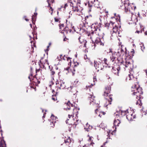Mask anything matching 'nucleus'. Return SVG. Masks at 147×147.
Returning a JSON list of instances; mask_svg holds the SVG:
<instances>
[{
  "label": "nucleus",
  "mask_w": 147,
  "mask_h": 147,
  "mask_svg": "<svg viewBox=\"0 0 147 147\" xmlns=\"http://www.w3.org/2000/svg\"><path fill=\"white\" fill-rule=\"evenodd\" d=\"M101 25L100 23L99 24L96 22L91 25L92 32L90 34V38L92 42L94 41L95 43L100 45L103 46L104 43L101 40L100 37H103L102 32L100 31V29L98 26Z\"/></svg>",
  "instance_id": "1"
},
{
  "label": "nucleus",
  "mask_w": 147,
  "mask_h": 147,
  "mask_svg": "<svg viewBox=\"0 0 147 147\" xmlns=\"http://www.w3.org/2000/svg\"><path fill=\"white\" fill-rule=\"evenodd\" d=\"M65 107L64 109L66 110H68V118L66 121V123H68L69 125L75 124L76 123L72 121H74V119H73L72 121L69 120L71 117L73 118L74 117V115L75 113L78 112L79 109L77 107H75L73 106V104L71 103L69 101H68L67 103L65 104Z\"/></svg>",
  "instance_id": "2"
},
{
  "label": "nucleus",
  "mask_w": 147,
  "mask_h": 147,
  "mask_svg": "<svg viewBox=\"0 0 147 147\" xmlns=\"http://www.w3.org/2000/svg\"><path fill=\"white\" fill-rule=\"evenodd\" d=\"M126 49H125V51L123 50L122 48L119 49L117 53L114 52L113 53L112 49H109L107 51V54L110 55L111 60L113 61L116 59H117L121 63H123V61L122 59H123V56L124 55L125 53Z\"/></svg>",
  "instance_id": "3"
},
{
  "label": "nucleus",
  "mask_w": 147,
  "mask_h": 147,
  "mask_svg": "<svg viewBox=\"0 0 147 147\" xmlns=\"http://www.w3.org/2000/svg\"><path fill=\"white\" fill-rule=\"evenodd\" d=\"M126 49H125V51L123 50L122 48L119 49L117 53L114 52L113 53L112 49H109L107 51V54L110 55L111 60L113 61L116 59H117L121 63H123V61L122 59H123V56L124 55L125 53Z\"/></svg>",
  "instance_id": "4"
},
{
  "label": "nucleus",
  "mask_w": 147,
  "mask_h": 147,
  "mask_svg": "<svg viewBox=\"0 0 147 147\" xmlns=\"http://www.w3.org/2000/svg\"><path fill=\"white\" fill-rule=\"evenodd\" d=\"M131 90L133 92L132 94L134 95H136V98L138 99L136 102V105L140 107L142 105V103L140 99L141 98V96L143 93L142 88L139 86L138 83H136L135 86L132 87Z\"/></svg>",
  "instance_id": "5"
},
{
  "label": "nucleus",
  "mask_w": 147,
  "mask_h": 147,
  "mask_svg": "<svg viewBox=\"0 0 147 147\" xmlns=\"http://www.w3.org/2000/svg\"><path fill=\"white\" fill-rule=\"evenodd\" d=\"M118 5L121 7L123 5L125 7V12H132L135 10L136 8V6L134 4H129L128 0H118Z\"/></svg>",
  "instance_id": "6"
},
{
  "label": "nucleus",
  "mask_w": 147,
  "mask_h": 147,
  "mask_svg": "<svg viewBox=\"0 0 147 147\" xmlns=\"http://www.w3.org/2000/svg\"><path fill=\"white\" fill-rule=\"evenodd\" d=\"M109 27L113 28V32L112 33V36L117 37V36H120L119 34V28L121 26L118 23L116 24V23L113 22H110L109 23Z\"/></svg>",
  "instance_id": "7"
},
{
  "label": "nucleus",
  "mask_w": 147,
  "mask_h": 147,
  "mask_svg": "<svg viewBox=\"0 0 147 147\" xmlns=\"http://www.w3.org/2000/svg\"><path fill=\"white\" fill-rule=\"evenodd\" d=\"M120 121L119 119H115L114 120L113 124L114 126L115 127V129L113 131H112L111 130H110L108 129L107 131L108 135L107 136L108 137H109L110 136V134H111L113 135V133H114L116 129V127L117 126H118L119 125L120 123Z\"/></svg>",
  "instance_id": "8"
},
{
  "label": "nucleus",
  "mask_w": 147,
  "mask_h": 147,
  "mask_svg": "<svg viewBox=\"0 0 147 147\" xmlns=\"http://www.w3.org/2000/svg\"><path fill=\"white\" fill-rule=\"evenodd\" d=\"M136 116L133 113V112L131 109L128 110L127 114L126 115L127 119L129 121L133 120L135 118Z\"/></svg>",
  "instance_id": "9"
},
{
  "label": "nucleus",
  "mask_w": 147,
  "mask_h": 147,
  "mask_svg": "<svg viewBox=\"0 0 147 147\" xmlns=\"http://www.w3.org/2000/svg\"><path fill=\"white\" fill-rule=\"evenodd\" d=\"M128 111V110L125 111H120L119 112H117L115 113V116H116V117L117 118H118V117H120L123 116H124L125 115H127Z\"/></svg>",
  "instance_id": "10"
},
{
  "label": "nucleus",
  "mask_w": 147,
  "mask_h": 147,
  "mask_svg": "<svg viewBox=\"0 0 147 147\" xmlns=\"http://www.w3.org/2000/svg\"><path fill=\"white\" fill-rule=\"evenodd\" d=\"M71 6H72L73 11L76 13H79L81 12L82 11V10L83 9L82 7H81L79 5H77L76 6H73V4L71 3L70 4Z\"/></svg>",
  "instance_id": "11"
},
{
  "label": "nucleus",
  "mask_w": 147,
  "mask_h": 147,
  "mask_svg": "<svg viewBox=\"0 0 147 147\" xmlns=\"http://www.w3.org/2000/svg\"><path fill=\"white\" fill-rule=\"evenodd\" d=\"M89 98H90V103L93 105H96V106H98L99 105V102L98 101H96L94 99V96H93L92 94H90L89 96Z\"/></svg>",
  "instance_id": "12"
},
{
  "label": "nucleus",
  "mask_w": 147,
  "mask_h": 147,
  "mask_svg": "<svg viewBox=\"0 0 147 147\" xmlns=\"http://www.w3.org/2000/svg\"><path fill=\"white\" fill-rule=\"evenodd\" d=\"M120 69L119 66L116 64L112 68V71L114 74L118 76Z\"/></svg>",
  "instance_id": "13"
},
{
  "label": "nucleus",
  "mask_w": 147,
  "mask_h": 147,
  "mask_svg": "<svg viewBox=\"0 0 147 147\" xmlns=\"http://www.w3.org/2000/svg\"><path fill=\"white\" fill-rule=\"evenodd\" d=\"M94 66L98 71L102 70L104 67V66L102 65V64L100 62L94 61Z\"/></svg>",
  "instance_id": "14"
},
{
  "label": "nucleus",
  "mask_w": 147,
  "mask_h": 147,
  "mask_svg": "<svg viewBox=\"0 0 147 147\" xmlns=\"http://www.w3.org/2000/svg\"><path fill=\"white\" fill-rule=\"evenodd\" d=\"M122 63L126 67H129L131 69H132L134 68L133 63L131 61L130 62L129 60H126L125 62H123Z\"/></svg>",
  "instance_id": "15"
},
{
  "label": "nucleus",
  "mask_w": 147,
  "mask_h": 147,
  "mask_svg": "<svg viewBox=\"0 0 147 147\" xmlns=\"http://www.w3.org/2000/svg\"><path fill=\"white\" fill-rule=\"evenodd\" d=\"M57 86L60 89H63L65 87V82L62 80L57 82L56 83Z\"/></svg>",
  "instance_id": "16"
},
{
  "label": "nucleus",
  "mask_w": 147,
  "mask_h": 147,
  "mask_svg": "<svg viewBox=\"0 0 147 147\" xmlns=\"http://www.w3.org/2000/svg\"><path fill=\"white\" fill-rule=\"evenodd\" d=\"M2 132H0V147H6L5 142L2 138Z\"/></svg>",
  "instance_id": "17"
},
{
  "label": "nucleus",
  "mask_w": 147,
  "mask_h": 147,
  "mask_svg": "<svg viewBox=\"0 0 147 147\" xmlns=\"http://www.w3.org/2000/svg\"><path fill=\"white\" fill-rule=\"evenodd\" d=\"M57 118L56 117H55L53 115H52L50 118V120L51 121L50 124L52 126V125L53 126L54 125V123L56 122V121H57Z\"/></svg>",
  "instance_id": "18"
},
{
  "label": "nucleus",
  "mask_w": 147,
  "mask_h": 147,
  "mask_svg": "<svg viewBox=\"0 0 147 147\" xmlns=\"http://www.w3.org/2000/svg\"><path fill=\"white\" fill-rule=\"evenodd\" d=\"M111 90L110 86H106L104 92V95L106 96H107L108 94L110 93Z\"/></svg>",
  "instance_id": "19"
},
{
  "label": "nucleus",
  "mask_w": 147,
  "mask_h": 147,
  "mask_svg": "<svg viewBox=\"0 0 147 147\" xmlns=\"http://www.w3.org/2000/svg\"><path fill=\"white\" fill-rule=\"evenodd\" d=\"M112 95H110L109 97L108 98L106 99L105 101L106 102V103L105 104V107H107L108 105L109 104H111V102L112 101Z\"/></svg>",
  "instance_id": "20"
},
{
  "label": "nucleus",
  "mask_w": 147,
  "mask_h": 147,
  "mask_svg": "<svg viewBox=\"0 0 147 147\" xmlns=\"http://www.w3.org/2000/svg\"><path fill=\"white\" fill-rule=\"evenodd\" d=\"M66 70L68 72L73 76L74 75L75 72V69L73 67H71L66 68Z\"/></svg>",
  "instance_id": "21"
},
{
  "label": "nucleus",
  "mask_w": 147,
  "mask_h": 147,
  "mask_svg": "<svg viewBox=\"0 0 147 147\" xmlns=\"http://www.w3.org/2000/svg\"><path fill=\"white\" fill-rule=\"evenodd\" d=\"M87 136L89 137L88 141L90 143V144H87V146H89V145H92V146H93V144H94V143L92 142V138H93L91 136H90L89 135H88Z\"/></svg>",
  "instance_id": "22"
},
{
  "label": "nucleus",
  "mask_w": 147,
  "mask_h": 147,
  "mask_svg": "<svg viewBox=\"0 0 147 147\" xmlns=\"http://www.w3.org/2000/svg\"><path fill=\"white\" fill-rule=\"evenodd\" d=\"M92 127L90 126L88 124V123L86 124V126L85 127L84 129L87 131H89L92 128Z\"/></svg>",
  "instance_id": "23"
},
{
  "label": "nucleus",
  "mask_w": 147,
  "mask_h": 147,
  "mask_svg": "<svg viewBox=\"0 0 147 147\" xmlns=\"http://www.w3.org/2000/svg\"><path fill=\"white\" fill-rule=\"evenodd\" d=\"M50 74L51 76V77L52 78L53 80H54V78L53 77H54V75L55 74V72L53 70L51 69L50 70ZM52 82V84H54V82L53 80L51 82Z\"/></svg>",
  "instance_id": "24"
},
{
  "label": "nucleus",
  "mask_w": 147,
  "mask_h": 147,
  "mask_svg": "<svg viewBox=\"0 0 147 147\" xmlns=\"http://www.w3.org/2000/svg\"><path fill=\"white\" fill-rule=\"evenodd\" d=\"M102 61L103 62V63H105V65H104V66H105L106 67H110V66L109 65V64L108 63L107 60L106 59L104 58Z\"/></svg>",
  "instance_id": "25"
},
{
  "label": "nucleus",
  "mask_w": 147,
  "mask_h": 147,
  "mask_svg": "<svg viewBox=\"0 0 147 147\" xmlns=\"http://www.w3.org/2000/svg\"><path fill=\"white\" fill-rule=\"evenodd\" d=\"M115 17L114 18H115L117 21H119L120 22V16L118 15H117L116 13H114Z\"/></svg>",
  "instance_id": "26"
},
{
  "label": "nucleus",
  "mask_w": 147,
  "mask_h": 147,
  "mask_svg": "<svg viewBox=\"0 0 147 147\" xmlns=\"http://www.w3.org/2000/svg\"><path fill=\"white\" fill-rule=\"evenodd\" d=\"M80 83L79 82V81L77 80H76L74 81V84L75 86H77L79 85Z\"/></svg>",
  "instance_id": "27"
},
{
  "label": "nucleus",
  "mask_w": 147,
  "mask_h": 147,
  "mask_svg": "<svg viewBox=\"0 0 147 147\" xmlns=\"http://www.w3.org/2000/svg\"><path fill=\"white\" fill-rule=\"evenodd\" d=\"M78 40H79V41L80 42V43H82L83 42H84V46H85V43H86L85 41H84L80 37H79L78 38Z\"/></svg>",
  "instance_id": "28"
},
{
  "label": "nucleus",
  "mask_w": 147,
  "mask_h": 147,
  "mask_svg": "<svg viewBox=\"0 0 147 147\" xmlns=\"http://www.w3.org/2000/svg\"><path fill=\"white\" fill-rule=\"evenodd\" d=\"M129 80H132L134 78V77L133 74H130L129 75L128 78Z\"/></svg>",
  "instance_id": "29"
},
{
  "label": "nucleus",
  "mask_w": 147,
  "mask_h": 147,
  "mask_svg": "<svg viewBox=\"0 0 147 147\" xmlns=\"http://www.w3.org/2000/svg\"><path fill=\"white\" fill-rule=\"evenodd\" d=\"M48 5V6H50V3H53L54 0H47Z\"/></svg>",
  "instance_id": "30"
},
{
  "label": "nucleus",
  "mask_w": 147,
  "mask_h": 147,
  "mask_svg": "<svg viewBox=\"0 0 147 147\" xmlns=\"http://www.w3.org/2000/svg\"><path fill=\"white\" fill-rule=\"evenodd\" d=\"M37 15V13H34V15H33L32 17V22L34 21V19H35V17Z\"/></svg>",
  "instance_id": "31"
},
{
  "label": "nucleus",
  "mask_w": 147,
  "mask_h": 147,
  "mask_svg": "<svg viewBox=\"0 0 147 147\" xmlns=\"http://www.w3.org/2000/svg\"><path fill=\"white\" fill-rule=\"evenodd\" d=\"M52 99L54 101H55L56 100H57V98L55 95H53L52 96Z\"/></svg>",
  "instance_id": "32"
},
{
  "label": "nucleus",
  "mask_w": 147,
  "mask_h": 147,
  "mask_svg": "<svg viewBox=\"0 0 147 147\" xmlns=\"http://www.w3.org/2000/svg\"><path fill=\"white\" fill-rule=\"evenodd\" d=\"M65 143H66L67 142L70 143L71 142V140L69 138L68 139H67L66 140H65Z\"/></svg>",
  "instance_id": "33"
},
{
  "label": "nucleus",
  "mask_w": 147,
  "mask_h": 147,
  "mask_svg": "<svg viewBox=\"0 0 147 147\" xmlns=\"http://www.w3.org/2000/svg\"><path fill=\"white\" fill-rule=\"evenodd\" d=\"M105 114V113L103 112H100V114L98 115V116H99L100 117H101V116L102 115H104Z\"/></svg>",
  "instance_id": "34"
},
{
  "label": "nucleus",
  "mask_w": 147,
  "mask_h": 147,
  "mask_svg": "<svg viewBox=\"0 0 147 147\" xmlns=\"http://www.w3.org/2000/svg\"><path fill=\"white\" fill-rule=\"evenodd\" d=\"M91 2V3L93 4H94L95 5L96 3H98V2L97 1H95V0H93L91 1H90Z\"/></svg>",
  "instance_id": "35"
},
{
  "label": "nucleus",
  "mask_w": 147,
  "mask_h": 147,
  "mask_svg": "<svg viewBox=\"0 0 147 147\" xmlns=\"http://www.w3.org/2000/svg\"><path fill=\"white\" fill-rule=\"evenodd\" d=\"M70 27H71L72 29L74 30V26H73V24L71 22L70 23Z\"/></svg>",
  "instance_id": "36"
},
{
  "label": "nucleus",
  "mask_w": 147,
  "mask_h": 147,
  "mask_svg": "<svg viewBox=\"0 0 147 147\" xmlns=\"http://www.w3.org/2000/svg\"><path fill=\"white\" fill-rule=\"evenodd\" d=\"M141 49L142 51H143L145 49V47H144L143 45H142V46H141Z\"/></svg>",
  "instance_id": "37"
},
{
  "label": "nucleus",
  "mask_w": 147,
  "mask_h": 147,
  "mask_svg": "<svg viewBox=\"0 0 147 147\" xmlns=\"http://www.w3.org/2000/svg\"><path fill=\"white\" fill-rule=\"evenodd\" d=\"M74 66H77L79 64V63L78 62H74Z\"/></svg>",
  "instance_id": "38"
},
{
  "label": "nucleus",
  "mask_w": 147,
  "mask_h": 147,
  "mask_svg": "<svg viewBox=\"0 0 147 147\" xmlns=\"http://www.w3.org/2000/svg\"><path fill=\"white\" fill-rule=\"evenodd\" d=\"M66 58L67 60V61L69 62V63H70L71 62V60H70V58L69 57H65Z\"/></svg>",
  "instance_id": "39"
},
{
  "label": "nucleus",
  "mask_w": 147,
  "mask_h": 147,
  "mask_svg": "<svg viewBox=\"0 0 147 147\" xmlns=\"http://www.w3.org/2000/svg\"><path fill=\"white\" fill-rule=\"evenodd\" d=\"M50 7V9H49V11H51V14H52V13H53V9H52V8L51 7V6H49Z\"/></svg>",
  "instance_id": "40"
},
{
  "label": "nucleus",
  "mask_w": 147,
  "mask_h": 147,
  "mask_svg": "<svg viewBox=\"0 0 147 147\" xmlns=\"http://www.w3.org/2000/svg\"><path fill=\"white\" fill-rule=\"evenodd\" d=\"M32 74H31L30 75V76L28 77V78L29 79L30 81H31V79H32Z\"/></svg>",
  "instance_id": "41"
},
{
  "label": "nucleus",
  "mask_w": 147,
  "mask_h": 147,
  "mask_svg": "<svg viewBox=\"0 0 147 147\" xmlns=\"http://www.w3.org/2000/svg\"><path fill=\"white\" fill-rule=\"evenodd\" d=\"M93 46L92 45V49H94L95 47V45L94 43H93Z\"/></svg>",
  "instance_id": "42"
},
{
  "label": "nucleus",
  "mask_w": 147,
  "mask_h": 147,
  "mask_svg": "<svg viewBox=\"0 0 147 147\" xmlns=\"http://www.w3.org/2000/svg\"><path fill=\"white\" fill-rule=\"evenodd\" d=\"M72 3H67L65 4V6H64V8H65L66 7L68 6V5L69 4H70V5Z\"/></svg>",
  "instance_id": "43"
},
{
  "label": "nucleus",
  "mask_w": 147,
  "mask_h": 147,
  "mask_svg": "<svg viewBox=\"0 0 147 147\" xmlns=\"http://www.w3.org/2000/svg\"><path fill=\"white\" fill-rule=\"evenodd\" d=\"M51 43H50H50H49V46H47V51H48L49 50V49H48V48L49 47H50V46L51 45Z\"/></svg>",
  "instance_id": "44"
},
{
  "label": "nucleus",
  "mask_w": 147,
  "mask_h": 147,
  "mask_svg": "<svg viewBox=\"0 0 147 147\" xmlns=\"http://www.w3.org/2000/svg\"><path fill=\"white\" fill-rule=\"evenodd\" d=\"M103 124V123H102L100 125H99L98 127H102V125Z\"/></svg>",
  "instance_id": "45"
},
{
  "label": "nucleus",
  "mask_w": 147,
  "mask_h": 147,
  "mask_svg": "<svg viewBox=\"0 0 147 147\" xmlns=\"http://www.w3.org/2000/svg\"><path fill=\"white\" fill-rule=\"evenodd\" d=\"M84 59H88L87 58V56L86 55L85 56H84Z\"/></svg>",
  "instance_id": "46"
},
{
  "label": "nucleus",
  "mask_w": 147,
  "mask_h": 147,
  "mask_svg": "<svg viewBox=\"0 0 147 147\" xmlns=\"http://www.w3.org/2000/svg\"><path fill=\"white\" fill-rule=\"evenodd\" d=\"M144 34L145 35H147V31L145 32Z\"/></svg>",
  "instance_id": "47"
},
{
  "label": "nucleus",
  "mask_w": 147,
  "mask_h": 147,
  "mask_svg": "<svg viewBox=\"0 0 147 147\" xmlns=\"http://www.w3.org/2000/svg\"><path fill=\"white\" fill-rule=\"evenodd\" d=\"M89 1L88 2V5L90 7H91L92 5H90L89 3Z\"/></svg>",
  "instance_id": "48"
},
{
  "label": "nucleus",
  "mask_w": 147,
  "mask_h": 147,
  "mask_svg": "<svg viewBox=\"0 0 147 147\" xmlns=\"http://www.w3.org/2000/svg\"><path fill=\"white\" fill-rule=\"evenodd\" d=\"M67 39L66 38H64L63 40L65 41L67 40Z\"/></svg>",
  "instance_id": "49"
},
{
  "label": "nucleus",
  "mask_w": 147,
  "mask_h": 147,
  "mask_svg": "<svg viewBox=\"0 0 147 147\" xmlns=\"http://www.w3.org/2000/svg\"><path fill=\"white\" fill-rule=\"evenodd\" d=\"M136 33H139L140 32V31H137L136 32Z\"/></svg>",
  "instance_id": "50"
},
{
  "label": "nucleus",
  "mask_w": 147,
  "mask_h": 147,
  "mask_svg": "<svg viewBox=\"0 0 147 147\" xmlns=\"http://www.w3.org/2000/svg\"><path fill=\"white\" fill-rule=\"evenodd\" d=\"M94 81H96V78L94 77Z\"/></svg>",
  "instance_id": "51"
},
{
  "label": "nucleus",
  "mask_w": 147,
  "mask_h": 147,
  "mask_svg": "<svg viewBox=\"0 0 147 147\" xmlns=\"http://www.w3.org/2000/svg\"><path fill=\"white\" fill-rule=\"evenodd\" d=\"M98 111V109H96V110H95V113H97V112H96V111Z\"/></svg>",
  "instance_id": "52"
},
{
  "label": "nucleus",
  "mask_w": 147,
  "mask_h": 147,
  "mask_svg": "<svg viewBox=\"0 0 147 147\" xmlns=\"http://www.w3.org/2000/svg\"><path fill=\"white\" fill-rule=\"evenodd\" d=\"M0 132H2V130H1V127L0 126Z\"/></svg>",
  "instance_id": "53"
},
{
  "label": "nucleus",
  "mask_w": 147,
  "mask_h": 147,
  "mask_svg": "<svg viewBox=\"0 0 147 147\" xmlns=\"http://www.w3.org/2000/svg\"><path fill=\"white\" fill-rule=\"evenodd\" d=\"M46 63L48 65H49V63H48V62L47 61H46Z\"/></svg>",
  "instance_id": "54"
},
{
  "label": "nucleus",
  "mask_w": 147,
  "mask_h": 147,
  "mask_svg": "<svg viewBox=\"0 0 147 147\" xmlns=\"http://www.w3.org/2000/svg\"><path fill=\"white\" fill-rule=\"evenodd\" d=\"M105 143H104V144H103V145L102 146H101V147H103V146H104V145H105Z\"/></svg>",
  "instance_id": "55"
},
{
  "label": "nucleus",
  "mask_w": 147,
  "mask_h": 147,
  "mask_svg": "<svg viewBox=\"0 0 147 147\" xmlns=\"http://www.w3.org/2000/svg\"><path fill=\"white\" fill-rule=\"evenodd\" d=\"M145 72L146 73V75H147V70H146L145 71Z\"/></svg>",
  "instance_id": "56"
},
{
  "label": "nucleus",
  "mask_w": 147,
  "mask_h": 147,
  "mask_svg": "<svg viewBox=\"0 0 147 147\" xmlns=\"http://www.w3.org/2000/svg\"><path fill=\"white\" fill-rule=\"evenodd\" d=\"M25 19L27 21L28 20L27 19H26V18H25Z\"/></svg>",
  "instance_id": "57"
},
{
  "label": "nucleus",
  "mask_w": 147,
  "mask_h": 147,
  "mask_svg": "<svg viewBox=\"0 0 147 147\" xmlns=\"http://www.w3.org/2000/svg\"><path fill=\"white\" fill-rule=\"evenodd\" d=\"M30 27L31 28H32V24H30Z\"/></svg>",
  "instance_id": "58"
},
{
  "label": "nucleus",
  "mask_w": 147,
  "mask_h": 147,
  "mask_svg": "<svg viewBox=\"0 0 147 147\" xmlns=\"http://www.w3.org/2000/svg\"><path fill=\"white\" fill-rule=\"evenodd\" d=\"M138 16H139V17H140V13H139V12H138Z\"/></svg>",
  "instance_id": "59"
},
{
  "label": "nucleus",
  "mask_w": 147,
  "mask_h": 147,
  "mask_svg": "<svg viewBox=\"0 0 147 147\" xmlns=\"http://www.w3.org/2000/svg\"><path fill=\"white\" fill-rule=\"evenodd\" d=\"M40 62L41 63H42V61L41 60H40Z\"/></svg>",
  "instance_id": "60"
},
{
  "label": "nucleus",
  "mask_w": 147,
  "mask_h": 147,
  "mask_svg": "<svg viewBox=\"0 0 147 147\" xmlns=\"http://www.w3.org/2000/svg\"><path fill=\"white\" fill-rule=\"evenodd\" d=\"M105 12L106 13H108V11H105Z\"/></svg>",
  "instance_id": "61"
},
{
  "label": "nucleus",
  "mask_w": 147,
  "mask_h": 147,
  "mask_svg": "<svg viewBox=\"0 0 147 147\" xmlns=\"http://www.w3.org/2000/svg\"><path fill=\"white\" fill-rule=\"evenodd\" d=\"M45 113H44L43 116V117H45Z\"/></svg>",
  "instance_id": "62"
},
{
  "label": "nucleus",
  "mask_w": 147,
  "mask_h": 147,
  "mask_svg": "<svg viewBox=\"0 0 147 147\" xmlns=\"http://www.w3.org/2000/svg\"><path fill=\"white\" fill-rule=\"evenodd\" d=\"M55 21H57V22L58 21L57 20H56V18H55Z\"/></svg>",
  "instance_id": "63"
},
{
  "label": "nucleus",
  "mask_w": 147,
  "mask_h": 147,
  "mask_svg": "<svg viewBox=\"0 0 147 147\" xmlns=\"http://www.w3.org/2000/svg\"><path fill=\"white\" fill-rule=\"evenodd\" d=\"M86 145H84V146L83 147H85L86 146Z\"/></svg>",
  "instance_id": "64"
}]
</instances>
